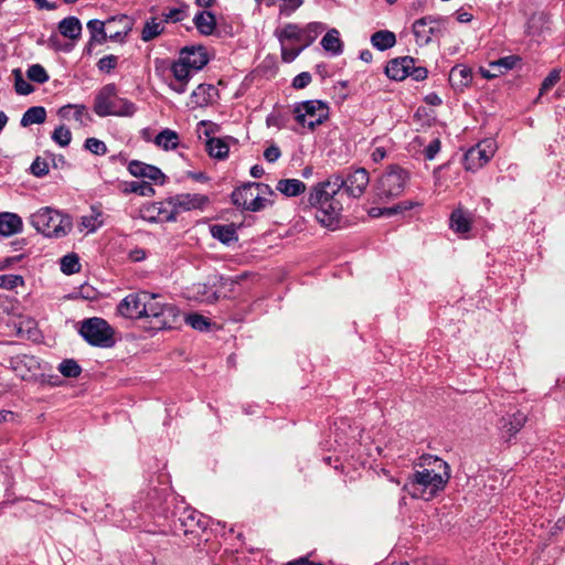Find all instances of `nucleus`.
Here are the masks:
<instances>
[{
    "mask_svg": "<svg viewBox=\"0 0 565 565\" xmlns=\"http://www.w3.org/2000/svg\"><path fill=\"white\" fill-rule=\"evenodd\" d=\"M369 183L370 175L364 168H350L342 172H335L310 189L307 203L310 207L316 209L315 217L318 223L327 228L335 230L343 210L338 198L341 190L349 198L359 199L365 192Z\"/></svg>",
    "mask_w": 565,
    "mask_h": 565,
    "instance_id": "f257e3e1",
    "label": "nucleus"
},
{
    "mask_svg": "<svg viewBox=\"0 0 565 565\" xmlns=\"http://www.w3.org/2000/svg\"><path fill=\"white\" fill-rule=\"evenodd\" d=\"M158 294L140 291L127 295L117 306V312L127 319L148 321L150 329H172L179 320V309L162 302Z\"/></svg>",
    "mask_w": 565,
    "mask_h": 565,
    "instance_id": "f03ea898",
    "label": "nucleus"
},
{
    "mask_svg": "<svg viewBox=\"0 0 565 565\" xmlns=\"http://www.w3.org/2000/svg\"><path fill=\"white\" fill-rule=\"evenodd\" d=\"M450 477V467L444 459L426 454L415 462L403 490L413 499L430 501L444 491Z\"/></svg>",
    "mask_w": 565,
    "mask_h": 565,
    "instance_id": "7ed1b4c3",
    "label": "nucleus"
},
{
    "mask_svg": "<svg viewBox=\"0 0 565 565\" xmlns=\"http://www.w3.org/2000/svg\"><path fill=\"white\" fill-rule=\"evenodd\" d=\"M94 113L99 117H132L137 106L131 100L118 96L117 86L114 83L104 85L94 99Z\"/></svg>",
    "mask_w": 565,
    "mask_h": 565,
    "instance_id": "20e7f679",
    "label": "nucleus"
},
{
    "mask_svg": "<svg viewBox=\"0 0 565 565\" xmlns=\"http://www.w3.org/2000/svg\"><path fill=\"white\" fill-rule=\"evenodd\" d=\"M36 232L49 238L65 237L73 228L72 217L50 206H44L30 216Z\"/></svg>",
    "mask_w": 565,
    "mask_h": 565,
    "instance_id": "39448f33",
    "label": "nucleus"
},
{
    "mask_svg": "<svg viewBox=\"0 0 565 565\" xmlns=\"http://www.w3.org/2000/svg\"><path fill=\"white\" fill-rule=\"evenodd\" d=\"M78 333L92 347L109 349L116 343L114 328L99 317L84 319Z\"/></svg>",
    "mask_w": 565,
    "mask_h": 565,
    "instance_id": "423d86ee",
    "label": "nucleus"
},
{
    "mask_svg": "<svg viewBox=\"0 0 565 565\" xmlns=\"http://www.w3.org/2000/svg\"><path fill=\"white\" fill-rule=\"evenodd\" d=\"M273 193L270 186L260 182H248L232 192V202L236 206L252 212L263 210L268 200L264 198L265 194Z\"/></svg>",
    "mask_w": 565,
    "mask_h": 565,
    "instance_id": "0eeeda50",
    "label": "nucleus"
},
{
    "mask_svg": "<svg viewBox=\"0 0 565 565\" xmlns=\"http://www.w3.org/2000/svg\"><path fill=\"white\" fill-rule=\"evenodd\" d=\"M295 120L309 130L322 125L329 118V106L319 99H310L294 105Z\"/></svg>",
    "mask_w": 565,
    "mask_h": 565,
    "instance_id": "6e6552de",
    "label": "nucleus"
},
{
    "mask_svg": "<svg viewBox=\"0 0 565 565\" xmlns=\"http://www.w3.org/2000/svg\"><path fill=\"white\" fill-rule=\"evenodd\" d=\"M209 518L192 508H184L173 520L172 529L177 535L199 537L209 526Z\"/></svg>",
    "mask_w": 565,
    "mask_h": 565,
    "instance_id": "1a4fd4ad",
    "label": "nucleus"
},
{
    "mask_svg": "<svg viewBox=\"0 0 565 565\" xmlns=\"http://www.w3.org/2000/svg\"><path fill=\"white\" fill-rule=\"evenodd\" d=\"M409 180V172L396 164L391 166L379 181V196H399Z\"/></svg>",
    "mask_w": 565,
    "mask_h": 565,
    "instance_id": "9d476101",
    "label": "nucleus"
},
{
    "mask_svg": "<svg viewBox=\"0 0 565 565\" xmlns=\"http://www.w3.org/2000/svg\"><path fill=\"white\" fill-rule=\"evenodd\" d=\"M169 497L168 488H152L146 494L140 493L139 500L135 502V510H146L159 516H167V503Z\"/></svg>",
    "mask_w": 565,
    "mask_h": 565,
    "instance_id": "9b49d317",
    "label": "nucleus"
},
{
    "mask_svg": "<svg viewBox=\"0 0 565 565\" xmlns=\"http://www.w3.org/2000/svg\"><path fill=\"white\" fill-rule=\"evenodd\" d=\"M497 143L493 139H484L471 147L466 153L463 166L466 170L477 171L483 167L494 156Z\"/></svg>",
    "mask_w": 565,
    "mask_h": 565,
    "instance_id": "f8f14e48",
    "label": "nucleus"
},
{
    "mask_svg": "<svg viewBox=\"0 0 565 565\" xmlns=\"http://www.w3.org/2000/svg\"><path fill=\"white\" fill-rule=\"evenodd\" d=\"M209 203V198L200 193H181L169 199L174 212H185L191 210H203Z\"/></svg>",
    "mask_w": 565,
    "mask_h": 565,
    "instance_id": "ddd939ff",
    "label": "nucleus"
},
{
    "mask_svg": "<svg viewBox=\"0 0 565 565\" xmlns=\"http://www.w3.org/2000/svg\"><path fill=\"white\" fill-rule=\"evenodd\" d=\"M439 18L424 17L413 23V33L419 45H426L431 41L433 35L439 32Z\"/></svg>",
    "mask_w": 565,
    "mask_h": 565,
    "instance_id": "4468645a",
    "label": "nucleus"
},
{
    "mask_svg": "<svg viewBox=\"0 0 565 565\" xmlns=\"http://www.w3.org/2000/svg\"><path fill=\"white\" fill-rule=\"evenodd\" d=\"M526 419L527 417L523 412L516 411L502 416L497 423V428L503 439L510 440L521 430Z\"/></svg>",
    "mask_w": 565,
    "mask_h": 565,
    "instance_id": "2eb2a0df",
    "label": "nucleus"
},
{
    "mask_svg": "<svg viewBox=\"0 0 565 565\" xmlns=\"http://www.w3.org/2000/svg\"><path fill=\"white\" fill-rule=\"evenodd\" d=\"M128 171L136 178H146L160 184L164 183L166 175L156 166L132 160L128 163Z\"/></svg>",
    "mask_w": 565,
    "mask_h": 565,
    "instance_id": "dca6fc26",
    "label": "nucleus"
},
{
    "mask_svg": "<svg viewBox=\"0 0 565 565\" xmlns=\"http://www.w3.org/2000/svg\"><path fill=\"white\" fill-rule=\"evenodd\" d=\"M179 56L195 72L202 70L209 62L206 51L203 46L183 47Z\"/></svg>",
    "mask_w": 565,
    "mask_h": 565,
    "instance_id": "f3484780",
    "label": "nucleus"
},
{
    "mask_svg": "<svg viewBox=\"0 0 565 565\" xmlns=\"http://www.w3.org/2000/svg\"><path fill=\"white\" fill-rule=\"evenodd\" d=\"M131 20L122 14L107 20V39L111 41H121L131 30Z\"/></svg>",
    "mask_w": 565,
    "mask_h": 565,
    "instance_id": "a211bd4d",
    "label": "nucleus"
},
{
    "mask_svg": "<svg viewBox=\"0 0 565 565\" xmlns=\"http://www.w3.org/2000/svg\"><path fill=\"white\" fill-rule=\"evenodd\" d=\"M409 67H413L412 56H402L391 60L386 67L385 74L394 81H403L409 75Z\"/></svg>",
    "mask_w": 565,
    "mask_h": 565,
    "instance_id": "6ab92c4d",
    "label": "nucleus"
},
{
    "mask_svg": "<svg viewBox=\"0 0 565 565\" xmlns=\"http://www.w3.org/2000/svg\"><path fill=\"white\" fill-rule=\"evenodd\" d=\"M62 119L71 120L74 119L81 126H86L92 120L90 115L87 111L85 105H73L68 104L61 107L57 111Z\"/></svg>",
    "mask_w": 565,
    "mask_h": 565,
    "instance_id": "aec40b11",
    "label": "nucleus"
},
{
    "mask_svg": "<svg viewBox=\"0 0 565 565\" xmlns=\"http://www.w3.org/2000/svg\"><path fill=\"white\" fill-rule=\"evenodd\" d=\"M472 215L469 211L458 207L450 214V228L457 234H467L471 230Z\"/></svg>",
    "mask_w": 565,
    "mask_h": 565,
    "instance_id": "412c9836",
    "label": "nucleus"
},
{
    "mask_svg": "<svg viewBox=\"0 0 565 565\" xmlns=\"http://www.w3.org/2000/svg\"><path fill=\"white\" fill-rule=\"evenodd\" d=\"M22 228L23 222L18 214L11 212L0 213V235L8 237L22 232Z\"/></svg>",
    "mask_w": 565,
    "mask_h": 565,
    "instance_id": "4be33fe9",
    "label": "nucleus"
},
{
    "mask_svg": "<svg viewBox=\"0 0 565 565\" xmlns=\"http://www.w3.org/2000/svg\"><path fill=\"white\" fill-rule=\"evenodd\" d=\"M449 82L456 89L468 87L472 82V71L463 64L455 65L449 73Z\"/></svg>",
    "mask_w": 565,
    "mask_h": 565,
    "instance_id": "5701e85b",
    "label": "nucleus"
},
{
    "mask_svg": "<svg viewBox=\"0 0 565 565\" xmlns=\"http://www.w3.org/2000/svg\"><path fill=\"white\" fill-rule=\"evenodd\" d=\"M231 137L209 138L206 141V150L212 158L223 160L228 156Z\"/></svg>",
    "mask_w": 565,
    "mask_h": 565,
    "instance_id": "b1692460",
    "label": "nucleus"
},
{
    "mask_svg": "<svg viewBox=\"0 0 565 565\" xmlns=\"http://www.w3.org/2000/svg\"><path fill=\"white\" fill-rule=\"evenodd\" d=\"M193 23L201 34L211 35L216 28V18L212 12L202 10L194 15Z\"/></svg>",
    "mask_w": 565,
    "mask_h": 565,
    "instance_id": "393cba45",
    "label": "nucleus"
},
{
    "mask_svg": "<svg viewBox=\"0 0 565 565\" xmlns=\"http://www.w3.org/2000/svg\"><path fill=\"white\" fill-rule=\"evenodd\" d=\"M213 238L225 245H230L238 239L234 224H214L210 228Z\"/></svg>",
    "mask_w": 565,
    "mask_h": 565,
    "instance_id": "a878e982",
    "label": "nucleus"
},
{
    "mask_svg": "<svg viewBox=\"0 0 565 565\" xmlns=\"http://www.w3.org/2000/svg\"><path fill=\"white\" fill-rule=\"evenodd\" d=\"M323 50L332 56H338L343 52V43L340 39L339 31L329 30L321 40Z\"/></svg>",
    "mask_w": 565,
    "mask_h": 565,
    "instance_id": "bb28decb",
    "label": "nucleus"
},
{
    "mask_svg": "<svg viewBox=\"0 0 565 565\" xmlns=\"http://www.w3.org/2000/svg\"><path fill=\"white\" fill-rule=\"evenodd\" d=\"M276 189L284 195L292 198L302 194L306 191V184L299 179H281Z\"/></svg>",
    "mask_w": 565,
    "mask_h": 565,
    "instance_id": "cd10ccee",
    "label": "nucleus"
},
{
    "mask_svg": "<svg viewBox=\"0 0 565 565\" xmlns=\"http://www.w3.org/2000/svg\"><path fill=\"white\" fill-rule=\"evenodd\" d=\"M371 44L379 51H386L396 44V35L388 30H380L371 35Z\"/></svg>",
    "mask_w": 565,
    "mask_h": 565,
    "instance_id": "c85d7f7f",
    "label": "nucleus"
},
{
    "mask_svg": "<svg viewBox=\"0 0 565 565\" xmlns=\"http://www.w3.org/2000/svg\"><path fill=\"white\" fill-rule=\"evenodd\" d=\"M179 135L169 128L160 131L154 138V143L166 151L175 149L179 146Z\"/></svg>",
    "mask_w": 565,
    "mask_h": 565,
    "instance_id": "c756f323",
    "label": "nucleus"
},
{
    "mask_svg": "<svg viewBox=\"0 0 565 565\" xmlns=\"http://www.w3.org/2000/svg\"><path fill=\"white\" fill-rule=\"evenodd\" d=\"M58 31L63 36L74 40L81 35L82 24L77 18L68 17L58 23Z\"/></svg>",
    "mask_w": 565,
    "mask_h": 565,
    "instance_id": "7c9ffc66",
    "label": "nucleus"
},
{
    "mask_svg": "<svg viewBox=\"0 0 565 565\" xmlns=\"http://www.w3.org/2000/svg\"><path fill=\"white\" fill-rule=\"evenodd\" d=\"M276 35L280 44L286 43L287 40H294L303 44L306 32H303L298 25L289 23L281 30H277Z\"/></svg>",
    "mask_w": 565,
    "mask_h": 565,
    "instance_id": "2f4dec72",
    "label": "nucleus"
},
{
    "mask_svg": "<svg viewBox=\"0 0 565 565\" xmlns=\"http://www.w3.org/2000/svg\"><path fill=\"white\" fill-rule=\"evenodd\" d=\"M46 119V110L42 106H33L23 114L20 125L28 127L33 124H43Z\"/></svg>",
    "mask_w": 565,
    "mask_h": 565,
    "instance_id": "473e14b6",
    "label": "nucleus"
},
{
    "mask_svg": "<svg viewBox=\"0 0 565 565\" xmlns=\"http://www.w3.org/2000/svg\"><path fill=\"white\" fill-rule=\"evenodd\" d=\"M214 87L209 84H200L191 94L192 103L195 106H205L212 99V93H214Z\"/></svg>",
    "mask_w": 565,
    "mask_h": 565,
    "instance_id": "72a5a7b5",
    "label": "nucleus"
},
{
    "mask_svg": "<svg viewBox=\"0 0 565 565\" xmlns=\"http://www.w3.org/2000/svg\"><path fill=\"white\" fill-rule=\"evenodd\" d=\"M164 30V24L162 20H157L156 18L147 21L141 31V40L145 42H149L154 38L159 36Z\"/></svg>",
    "mask_w": 565,
    "mask_h": 565,
    "instance_id": "f704fd0d",
    "label": "nucleus"
},
{
    "mask_svg": "<svg viewBox=\"0 0 565 565\" xmlns=\"http://www.w3.org/2000/svg\"><path fill=\"white\" fill-rule=\"evenodd\" d=\"M87 28L92 34V41L102 44L107 40V21L103 22L97 19L89 20Z\"/></svg>",
    "mask_w": 565,
    "mask_h": 565,
    "instance_id": "c9c22d12",
    "label": "nucleus"
},
{
    "mask_svg": "<svg viewBox=\"0 0 565 565\" xmlns=\"http://www.w3.org/2000/svg\"><path fill=\"white\" fill-rule=\"evenodd\" d=\"M520 61V57L516 55H508L501 58H498L495 61H492L489 63V67L493 71H497L499 75L504 74L507 71L512 70L518 62Z\"/></svg>",
    "mask_w": 565,
    "mask_h": 565,
    "instance_id": "e433bc0d",
    "label": "nucleus"
},
{
    "mask_svg": "<svg viewBox=\"0 0 565 565\" xmlns=\"http://www.w3.org/2000/svg\"><path fill=\"white\" fill-rule=\"evenodd\" d=\"M171 72L173 74V79L190 81L195 71L188 66V64L179 56V58L172 63Z\"/></svg>",
    "mask_w": 565,
    "mask_h": 565,
    "instance_id": "4c0bfd02",
    "label": "nucleus"
},
{
    "mask_svg": "<svg viewBox=\"0 0 565 565\" xmlns=\"http://www.w3.org/2000/svg\"><path fill=\"white\" fill-rule=\"evenodd\" d=\"M548 23V17L543 13H534L527 21V32L530 34H539Z\"/></svg>",
    "mask_w": 565,
    "mask_h": 565,
    "instance_id": "58836bf2",
    "label": "nucleus"
},
{
    "mask_svg": "<svg viewBox=\"0 0 565 565\" xmlns=\"http://www.w3.org/2000/svg\"><path fill=\"white\" fill-rule=\"evenodd\" d=\"M58 371L65 377L76 379L82 373L81 365L73 359H65L58 365Z\"/></svg>",
    "mask_w": 565,
    "mask_h": 565,
    "instance_id": "ea45409f",
    "label": "nucleus"
},
{
    "mask_svg": "<svg viewBox=\"0 0 565 565\" xmlns=\"http://www.w3.org/2000/svg\"><path fill=\"white\" fill-rule=\"evenodd\" d=\"M81 265L76 254H68L61 258V270L66 275L79 271Z\"/></svg>",
    "mask_w": 565,
    "mask_h": 565,
    "instance_id": "a19ab883",
    "label": "nucleus"
},
{
    "mask_svg": "<svg viewBox=\"0 0 565 565\" xmlns=\"http://www.w3.org/2000/svg\"><path fill=\"white\" fill-rule=\"evenodd\" d=\"M26 76L30 81L44 84L49 81V74L41 64H32L26 71Z\"/></svg>",
    "mask_w": 565,
    "mask_h": 565,
    "instance_id": "79ce46f5",
    "label": "nucleus"
},
{
    "mask_svg": "<svg viewBox=\"0 0 565 565\" xmlns=\"http://www.w3.org/2000/svg\"><path fill=\"white\" fill-rule=\"evenodd\" d=\"M326 29V25L321 22H310L307 24L303 32H306V38L303 40V46L310 45L317 36L322 33Z\"/></svg>",
    "mask_w": 565,
    "mask_h": 565,
    "instance_id": "37998d69",
    "label": "nucleus"
},
{
    "mask_svg": "<svg viewBox=\"0 0 565 565\" xmlns=\"http://www.w3.org/2000/svg\"><path fill=\"white\" fill-rule=\"evenodd\" d=\"M185 322L194 330L206 331L209 330L211 322L207 318L199 313H190L185 317Z\"/></svg>",
    "mask_w": 565,
    "mask_h": 565,
    "instance_id": "c03bdc74",
    "label": "nucleus"
},
{
    "mask_svg": "<svg viewBox=\"0 0 565 565\" xmlns=\"http://www.w3.org/2000/svg\"><path fill=\"white\" fill-rule=\"evenodd\" d=\"M52 139L58 146L67 147L72 140V132L67 127H65L64 125H61L54 129V131L52 134Z\"/></svg>",
    "mask_w": 565,
    "mask_h": 565,
    "instance_id": "a18cd8bd",
    "label": "nucleus"
},
{
    "mask_svg": "<svg viewBox=\"0 0 565 565\" xmlns=\"http://www.w3.org/2000/svg\"><path fill=\"white\" fill-rule=\"evenodd\" d=\"M84 147L85 149H87L88 151L96 156H104L107 153L106 143L94 137L87 138L85 140Z\"/></svg>",
    "mask_w": 565,
    "mask_h": 565,
    "instance_id": "49530a36",
    "label": "nucleus"
},
{
    "mask_svg": "<svg viewBox=\"0 0 565 565\" xmlns=\"http://www.w3.org/2000/svg\"><path fill=\"white\" fill-rule=\"evenodd\" d=\"M14 89L19 95H29L34 90V87L23 78L19 70L14 71Z\"/></svg>",
    "mask_w": 565,
    "mask_h": 565,
    "instance_id": "de8ad7c7",
    "label": "nucleus"
},
{
    "mask_svg": "<svg viewBox=\"0 0 565 565\" xmlns=\"http://www.w3.org/2000/svg\"><path fill=\"white\" fill-rule=\"evenodd\" d=\"M23 284H24L23 277L20 275H13V274L0 275V288L11 290L18 286H22Z\"/></svg>",
    "mask_w": 565,
    "mask_h": 565,
    "instance_id": "09e8293b",
    "label": "nucleus"
},
{
    "mask_svg": "<svg viewBox=\"0 0 565 565\" xmlns=\"http://www.w3.org/2000/svg\"><path fill=\"white\" fill-rule=\"evenodd\" d=\"M130 191L142 196H152L154 194L153 186L146 181H134L130 183Z\"/></svg>",
    "mask_w": 565,
    "mask_h": 565,
    "instance_id": "8fccbe9b",
    "label": "nucleus"
},
{
    "mask_svg": "<svg viewBox=\"0 0 565 565\" xmlns=\"http://www.w3.org/2000/svg\"><path fill=\"white\" fill-rule=\"evenodd\" d=\"M118 64V56L109 54L102 57L98 63L97 67L103 73H110L114 68H116Z\"/></svg>",
    "mask_w": 565,
    "mask_h": 565,
    "instance_id": "3c124183",
    "label": "nucleus"
},
{
    "mask_svg": "<svg viewBox=\"0 0 565 565\" xmlns=\"http://www.w3.org/2000/svg\"><path fill=\"white\" fill-rule=\"evenodd\" d=\"M561 79V72L558 70H553L543 81L540 95L548 92L558 81Z\"/></svg>",
    "mask_w": 565,
    "mask_h": 565,
    "instance_id": "603ef678",
    "label": "nucleus"
},
{
    "mask_svg": "<svg viewBox=\"0 0 565 565\" xmlns=\"http://www.w3.org/2000/svg\"><path fill=\"white\" fill-rule=\"evenodd\" d=\"M30 171L33 175L41 178L49 173V164L45 160L38 157L31 164Z\"/></svg>",
    "mask_w": 565,
    "mask_h": 565,
    "instance_id": "864d4df0",
    "label": "nucleus"
},
{
    "mask_svg": "<svg viewBox=\"0 0 565 565\" xmlns=\"http://www.w3.org/2000/svg\"><path fill=\"white\" fill-rule=\"evenodd\" d=\"M281 45V58L286 63L292 62L300 52L306 47L303 44L299 47H288L286 43L280 44Z\"/></svg>",
    "mask_w": 565,
    "mask_h": 565,
    "instance_id": "5fc2aeb1",
    "label": "nucleus"
},
{
    "mask_svg": "<svg viewBox=\"0 0 565 565\" xmlns=\"http://www.w3.org/2000/svg\"><path fill=\"white\" fill-rule=\"evenodd\" d=\"M263 156L267 162L274 163L281 157V151L278 146L271 143L264 150Z\"/></svg>",
    "mask_w": 565,
    "mask_h": 565,
    "instance_id": "6e6d98bb",
    "label": "nucleus"
},
{
    "mask_svg": "<svg viewBox=\"0 0 565 565\" xmlns=\"http://www.w3.org/2000/svg\"><path fill=\"white\" fill-rule=\"evenodd\" d=\"M311 79L312 77L309 72H302L292 79V87L296 89H302L311 83Z\"/></svg>",
    "mask_w": 565,
    "mask_h": 565,
    "instance_id": "4d7b16f0",
    "label": "nucleus"
},
{
    "mask_svg": "<svg viewBox=\"0 0 565 565\" xmlns=\"http://www.w3.org/2000/svg\"><path fill=\"white\" fill-rule=\"evenodd\" d=\"M440 140L435 138L429 142V145L424 149V154L427 160H434L437 153L440 151Z\"/></svg>",
    "mask_w": 565,
    "mask_h": 565,
    "instance_id": "13d9d810",
    "label": "nucleus"
},
{
    "mask_svg": "<svg viewBox=\"0 0 565 565\" xmlns=\"http://www.w3.org/2000/svg\"><path fill=\"white\" fill-rule=\"evenodd\" d=\"M428 71L424 66H416L413 57V67H409V75L414 81L420 82L427 78Z\"/></svg>",
    "mask_w": 565,
    "mask_h": 565,
    "instance_id": "bf43d9fd",
    "label": "nucleus"
},
{
    "mask_svg": "<svg viewBox=\"0 0 565 565\" xmlns=\"http://www.w3.org/2000/svg\"><path fill=\"white\" fill-rule=\"evenodd\" d=\"M17 360L24 364L30 371L40 369V361L33 355L22 354L17 356Z\"/></svg>",
    "mask_w": 565,
    "mask_h": 565,
    "instance_id": "052dcab7",
    "label": "nucleus"
},
{
    "mask_svg": "<svg viewBox=\"0 0 565 565\" xmlns=\"http://www.w3.org/2000/svg\"><path fill=\"white\" fill-rule=\"evenodd\" d=\"M188 83L189 81L172 79L169 83V87L178 94H183L186 90Z\"/></svg>",
    "mask_w": 565,
    "mask_h": 565,
    "instance_id": "680f3d73",
    "label": "nucleus"
},
{
    "mask_svg": "<svg viewBox=\"0 0 565 565\" xmlns=\"http://www.w3.org/2000/svg\"><path fill=\"white\" fill-rule=\"evenodd\" d=\"M302 2H284L280 7V14L290 15Z\"/></svg>",
    "mask_w": 565,
    "mask_h": 565,
    "instance_id": "e2e57ef3",
    "label": "nucleus"
},
{
    "mask_svg": "<svg viewBox=\"0 0 565 565\" xmlns=\"http://www.w3.org/2000/svg\"><path fill=\"white\" fill-rule=\"evenodd\" d=\"M386 157V150L385 148L383 147H376L372 154H371V158L374 162H380L382 161L384 158Z\"/></svg>",
    "mask_w": 565,
    "mask_h": 565,
    "instance_id": "0e129e2a",
    "label": "nucleus"
},
{
    "mask_svg": "<svg viewBox=\"0 0 565 565\" xmlns=\"http://www.w3.org/2000/svg\"><path fill=\"white\" fill-rule=\"evenodd\" d=\"M425 102L431 106H439L443 104V99L436 93L428 94L425 97Z\"/></svg>",
    "mask_w": 565,
    "mask_h": 565,
    "instance_id": "69168bd1",
    "label": "nucleus"
},
{
    "mask_svg": "<svg viewBox=\"0 0 565 565\" xmlns=\"http://www.w3.org/2000/svg\"><path fill=\"white\" fill-rule=\"evenodd\" d=\"M82 225L85 228H88L89 232H94L96 230L95 218H93V217L83 216L82 217Z\"/></svg>",
    "mask_w": 565,
    "mask_h": 565,
    "instance_id": "338daca9",
    "label": "nucleus"
},
{
    "mask_svg": "<svg viewBox=\"0 0 565 565\" xmlns=\"http://www.w3.org/2000/svg\"><path fill=\"white\" fill-rule=\"evenodd\" d=\"M456 14H457V20L461 23H467L472 20V14L470 12L459 10V11H457Z\"/></svg>",
    "mask_w": 565,
    "mask_h": 565,
    "instance_id": "774afa93",
    "label": "nucleus"
}]
</instances>
